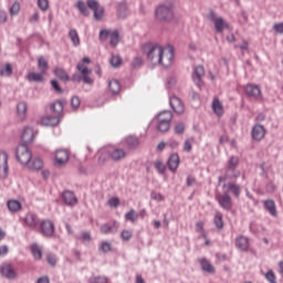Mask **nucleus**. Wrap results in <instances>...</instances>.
Returning a JSON list of instances; mask_svg holds the SVG:
<instances>
[{
    "label": "nucleus",
    "mask_w": 283,
    "mask_h": 283,
    "mask_svg": "<svg viewBox=\"0 0 283 283\" xmlns=\"http://www.w3.org/2000/svg\"><path fill=\"white\" fill-rule=\"evenodd\" d=\"M142 52L146 55L147 61L151 63V65H160L164 64L165 67H169L174 61V46L168 45V62H163L165 56V49L160 44H156L154 42H148L142 45Z\"/></svg>",
    "instance_id": "1"
},
{
    "label": "nucleus",
    "mask_w": 283,
    "mask_h": 283,
    "mask_svg": "<svg viewBox=\"0 0 283 283\" xmlns=\"http://www.w3.org/2000/svg\"><path fill=\"white\" fill-rule=\"evenodd\" d=\"M155 17L157 21H160V23L171 22V20L175 18L174 4L172 3L159 4L155 10Z\"/></svg>",
    "instance_id": "2"
},
{
    "label": "nucleus",
    "mask_w": 283,
    "mask_h": 283,
    "mask_svg": "<svg viewBox=\"0 0 283 283\" xmlns=\"http://www.w3.org/2000/svg\"><path fill=\"white\" fill-rule=\"evenodd\" d=\"M207 19L214 24V30L218 34H222L224 30H229V23H227L224 18H218V13H216V10L210 9L207 14Z\"/></svg>",
    "instance_id": "3"
},
{
    "label": "nucleus",
    "mask_w": 283,
    "mask_h": 283,
    "mask_svg": "<svg viewBox=\"0 0 283 283\" xmlns=\"http://www.w3.org/2000/svg\"><path fill=\"white\" fill-rule=\"evenodd\" d=\"M76 67H77L78 72H81L82 75L73 74V76H72L73 83H81V81H83V83H85L86 85H93L94 80H92V77H90V74H92V71L87 66H85L81 63H78Z\"/></svg>",
    "instance_id": "4"
},
{
    "label": "nucleus",
    "mask_w": 283,
    "mask_h": 283,
    "mask_svg": "<svg viewBox=\"0 0 283 283\" xmlns=\"http://www.w3.org/2000/svg\"><path fill=\"white\" fill-rule=\"evenodd\" d=\"M238 165H240V157L231 156L226 166V178L228 180H233V178H240Z\"/></svg>",
    "instance_id": "5"
},
{
    "label": "nucleus",
    "mask_w": 283,
    "mask_h": 283,
    "mask_svg": "<svg viewBox=\"0 0 283 283\" xmlns=\"http://www.w3.org/2000/svg\"><path fill=\"white\" fill-rule=\"evenodd\" d=\"M174 119V113L171 111H164L158 115V132H163L164 134L169 132L171 127V120Z\"/></svg>",
    "instance_id": "6"
},
{
    "label": "nucleus",
    "mask_w": 283,
    "mask_h": 283,
    "mask_svg": "<svg viewBox=\"0 0 283 283\" xmlns=\"http://www.w3.org/2000/svg\"><path fill=\"white\" fill-rule=\"evenodd\" d=\"M15 158L20 165H28L32 160V151L25 144H19L15 149Z\"/></svg>",
    "instance_id": "7"
},
{
    "label": "nucleus",
    "mask_w": 283,
    "mask_h": 283,
    "mask_svg": "<svg viewBox=\"0 0 283 283\" xmlns=\"http://www.w3.org/2000/svg\"><path fill=\"white\" fill-rule=\"evenodd\" d=\"M10 167L8 166V153L6 150L0 151V178H8V171Z\"/></svg>",
    "instance_id": "8"
},
{
    "label": "nucleus",
    "mask_w": 283,
    "mask_h": 283,
    "mask_svg": "<svg viewBox=\"0 0 283 283\" xmlns=\"http://www.w3.org/2000/svg\"><path fill=\"white\" fill-rule=\"evenodd\" d=\"M41 233L44 238H52L54 235V222L51 220H44L41 222Z\"/></svg>",
    "instance_id": "9"
},
{
    "label": "nucleus",
    "mask_w": 283,
    "mask_h": 283,
    "mask_svg": "<svg viewBox=\"0 0 283 283\" xmlns=\"http://www.w3.org/2000/svg\"><path fill=\"white\" fill-rule=\"evenodd\" d=\"M245 94L250 98H255L256 101L262 98V91L260 90V86L255 84H248L245 86Z\"/></svg>",
    "instance_id": "10"
},
{
    "label": "nucleus",
    "mask_w": 283,
    "mask_h": 283,
    "mask_svg": "<svg viewBox=\"0 0 283 283\" xmlns=\"http://www.w3.org/2000/svg\"><path fill=\"white\" fill-rule=\"evenodd\" d=\"M202 76H205V66H196L192 73V81L199 88L202 87Z\"/></svg>",
    "instance_id": "11"
},
{
    "label": "nucleus",
    "mask_w": 283,
    "mask_h": 283,
    "mask_svg": "<svg viewBox=\"0 0 283 283\" xmlns=\"http://www.w3.org/2000/svg\"><path fill=\"white\" fill-rule=\"evenodd\" d=\"M21 145H30V143H34V128L27 126L24 127L21 135Z\"/></svg>",
    "instance_id": "12"
},
{
    "label": "nucleus",
    "mask_w": 283,
    "mask_h": 283,
    "mask_svg": "<svg viewBox=\"0 0 283 283\" xmlns=\"http://www.w3.org/2000/svg\"><path fill=\"white\" fill-rule=\"evenodd\" d=\"M169 103L176 114H185V104L178 96H171Z\"/></svg>",
    "instance_id": "13"
},
{
    "label": "nucleus",
    "mask_w": 283,
    "mask_h": 283,
    "mask_svg": "<svg viewBox=\"0 0 283 283\" xmlns=\"http://www.w3.org/2000/svg\"><path fill=\"white\" fill-rule=\"evenodd\" d=\"M251 135L253 140H262L266 136V129L263 125L256 124L252 127Z\"/></svg>",
    "instance_id": "14"
},
{
    "label": "nucleus",
    "mask_w": 283,
    "mask_h": 283,
    "mask_svg": "<svg viewBox=\"0 0 283 283\" xmlns=\"http://www.w3.org/2000/svg\"><path fill=\"white\" fill-rule=\"evenodd\" d=\"M113 163H120V160L127 158V153L123 148H115L108 153Z\"/></svg>",
    "instance_id": "15"
},
{
    "label": "nucleus",
    "mask_w": 283,
    "mask_h": 283,
    "mask_svg": "<svg viewBox=\"0 0 283 283\" xmlns=\"http://www.w3.org/2000/svg\"><path fill=\"white\" fill-rule=\"evenodd\" d=\"M39 217L34 212H29L24 217V224L29 227V229H36L39 227Z\"/></svg>",
    "instance_id": "16"
},
{
    "label": "nucleus",
    "mask_w": 283,
    "mask_h": 283,
    "mask_svg": "<svg viewBox=\"0 0 283 283\" xmlns=\"http://www.w3.org/2000/svg\"><path fill=\"white\" fill-rule=\"evenodd\" d=\"M0 273L7 280H14L17 277V272L11 264H3L0 266Z\"/></svg>",
    "instance_id": "17"
},
{
    "label": "nucleus",
    "mask_w": 283,
    "mask_h": 283,
    "mask_svg": "<svg viewBox=\"0 0 283 283\" xmlns=\"http://www.w3.org/2000/svg\"><path fill=\"white\" fill-rule=\"evenodd\" d=\"M218 202L220 207L223 208L226 211H231V208L233 207L231 196H229L227 192H224L218 198Z\"/></svg>",
    "instance_id": "18"
},
{
    "label": "nucleus",
    "mask_w": 283,
    "mask_h": 283,
    "mask_svg": "<svg viewBox=\"0 0 283 283\" xmlns=\"http://www.w3.org/2000/svg\"><path fill=\"white\" fill-rule=\"evenodd\" d=\"M62 198L65 202V205H67V207H75V205H78V199L76 198V196L74 195V192L66 190L62 193Z\"/></svg>",
    "instance_id": "19"
},
{
    "label": "nucleus",
    "mask_w": 283,
    "mask_h": 283,
    "mask_svg": "<svg viewBox=\"0 0 283 283\" xmlns=\"http://www.w3.org/2000/svg\"><path fill=\"white\" fill-rule=\"evenodd\" d=\"M227 187L226 193L234 195V198H240V193H242V188L235 182H228V185H223V188Z\"/></svg>",
    "instance_id": "20"
},
{
    "label": "nucleus",
    "mask_w": 283,
    "mask_h": 283,
    "mask_svg": "<svg viewBox=\"0 0 283 283\" xmlns=\"http://www.w3.org/2000/svg\"><path fill=\"white\" fill-rule=\"evenodd\" d=\"M200 266L201 270L205 273H209V275H213L216 273V266H213V264H211V261L208 260L207 258H202L200 260Z\"/></svg>",
    "instance_id": "21"
},
{
    "label": "nucleus",
    "mask_w": 283,
    "mask_h": 283,
    "mask_svg": "<svg viewBox=\"0 0 283 283\" xmlns=\"http://www.w3.org/2000/svg\"><path fill=\"white\" fill-rule=\"evenodd\" d=\"M118 232V222L114 221L112 226L108 223H104L101 226V233L104 235H109V233H117Z\"/></svg>",
    "instance_id": "22"
},
{
    "label": "nucleus",
    "mask_w": 283,
    "mask_h": 283,
    "mask_svg": "<svg viewBox=\"0 0 283 283\" xmlns=\"http://www.w3.org/2000/svg\"><path fill=\"white\" fill-rule=\"evenodd\" d=\"M59 123L60 119L57 115L46 116L41 119V124L44 125V127H56Z\"/></svg>",
    "instance_id": "23"
},
{
    "label": "nucleus",
    "mask_w": 283,
    "mask_h": 283,
    "mask_svg": "<svg viewBox=\"0 0 283 283\" xmlns=\"http://www.w3.org/2000/svg\"><path fill=\"white\" fill-rule=\"evenodd\" d=\"M168 169H170V171H176L178 169V167L180 166V156H178V154H172L168 161Z\"/></svg>",
    "instance_id": "24"
},
{
    "label": "nucleus",
    "mask_w": 283,
    "mask_h": 283,
    "mask_svg": "<svg viewBox=\"0 0 283 283\" xmlns=\"http://www.w3.org/2000/svg\"><path fill=\"white\" fill-rule=\"evenodd\" d=\"M235 247L239 251H249V238L240 235L235 239Z\"/></svg>",
    "instance_id": "25"
},
{
    "label": "nucleus",
    "mask_w": 283,
    "mask_h": 283,
    "mask_svg": "<svg viewBox=\"0 0 283 283\" xmlns=\"http://www.w3.org/2000/svg\"><path fill=\"white\" fill-rule=\"evenodd\" d=\"M264 209L270 213V216L277 218V209L275 208V201L273 199L264 201Z\"/></svg>",
    "instance_id": "26"
},
{
    "label": "nucleus",
    "mask_w": 283,
    "mask_h": 283,
    "mask_svg": "<svg viewBox=\"0 0 283 283\" xmlns=\"http://www.w3.org/2000/svg\"><path fill=\"white\" fill-rule=\"evenodd\" d=\"M125 145L127 149H137L140 142L138 140V137L130 135L125 138Z\"/></svg>",
    "instance_id": "27"
},
{
    "label": "nucleus",
    "mask_w": 283,
    "mask_h": 283,
    "mask_svg": "<svg viewBox=\"0 0 283 283\" xmlns=\"http://www.w3.org/2000/svg\"><path fill=\"white\" fill-rule=\"evenodd\" d=\"M55 160L59 165H65L70 160V155L66 150H57L55 154Z\"/></svg>",
    "instance_id": "28"
},
{
    "label": "nucleus",
    "mask_w": 283,
    "mask_h": 283,
    "mask_svg": "<svg viewBox=\"0 0 283 283\" xmlns=\"http://www.w3.org/2000/svg\"><path fill=\"white\" fill-rule=\"evenodd\" d=\"M117 14L119 19H127L129 14V10L127 9V3L125 2H119L117 6Z\"/></svg>",
    "instance_id": "29"
},
{
    "label": "nucleus",
    "mask_w": 283,
    "mask_h": 283,
    "mask_svg": "<svg viewBox=\"0 0 283 283\" xmlns=\"http://www.w3.org/2000/svg\"><path fill=\"white\" fill-rule=\"evenodd\" d=\"M51 112H53V115L57 116L60 118L61 114H63V103L61 101H56L55 103L51 104Z\"/></svg>",
    "instance_id": "30"
},
{
    "label": "nucleus",
    "mask_w": 283,
    "mask_h": 283,
    "mask_svg": "<svg viewBox=\"0 0 283 283\" xmlns=\"http://www.w3.org/2000/svg\"><path fill=\"white\" fill-rule=\"evenodd\" d=\"M28 81H30V83H43L45 78L41 73L30 72L28 74Z\"/></svg>",
    "instance_id": "31"
},
{
    "label": "nucleus",
    "mask_w": 283,
    "mask_h": 283,
    "mask_svg": "<svg viewBox=\"0 0 283 283\" xmlns=\"http://www.w3.org/2000/svg\"><path fill=\"white\" fill-rule=\"evenodd\" d=\"M54 74L57 78H60V81H63L64 83H67V81H70V75H67V72H65L61 67H56L54 70Z\"/></svg>",
    "instance_id": "32"
},
{
    "label": "nucleus",
    "mask_w": 283,
    "mask_h": 283,
    "mask_svg": "<svg viewBox=\"0 0 283 283\" xmlns=\"http://www.w3.org/2000/svg\"><path fill=\"white\" fill-rule=\"evenodd\" d=\"M212 109L217 116H222V114H224V108L222 107V102H220V99H213Z\"/></svg>",
    "instance_id": "33"
},
{
    "label": "nucleus",
    "mask_w": 283,
    "mask_h": 283,
    "mask_svg": "<svg viewBox=\"0 0 283 283\" xmlns=\"http://www.w3.org/2000/svg\"><path fill=\"white\" fill-rule=\"evenodd\" d=\"M69 38L71 39L75 48H78V45H81V38H78V32L75 29H72L69 32Z\"/></svg>",
    "instance_id": "34"
},
{
    "label": "nucleus",
    "mask_w": 283,
    "mask_h": 283,
    "mask_svg": "<svg viewBox=\"0 0 283 283\" xmlns=\"http://www.w3.org/2000/svg\"><path fill=\"white\" fill-rule=\"evenodd\" d=\"M17 112L20 118H25V113L28 112V103L19 102L17 105Z\"/></svg>",
    "instance_id": "35"
},
{
    "label": "nucleus",
    "mask_w": 283,
    "mask_h": 283,
    "mask_svg": "<svg viewBox=\"0 0 283 283\" xmlns=\"http://www.w3.org/2000/svg\"><path fill=\"white\" fill-rule=\"evenodd\" d=\"M30 169H31V171H39V170L43 169V160L39 157L32 159Z\"/></svg>",
    "instance_id": "36"
},
{
    "label": "nucleus",
    "mask_w": 283,
    "mask_h": 283,
    "mask_svg": "<svg viewBox=\"0 0 283 283\" xmlns=\"http://www.w3.org/2000/svg\"><path fill=\"white\" fill-rule=\"evenodd\" d=\"M7 207L11 213H17V211H20L21 209V202L17 200H9Z\"/></svg>",
    "instance_id": "37"
},
{
    "label": "nucleus",
    "mask_w": 283,
    "mask_h": 283,
    "mask_svg": "<svg viewBox=\"0 0 283 283\" xmlns=\"http://www.w3.org/2000/svg\"><path fill=\"white\" fill-rule=\"evenodd\" d=\"M108 88L112 94H118V92H120V82H118V80H112L108 83Z\"/></svg>",
    "instance_id": "38"
},
{
    "label": "nucleus",
    "mask_w": 283,
    "mask_h": 283,
    "mask_svg": "<svg viewBox=\"0 0 283 283\" xmlns=\"http://www.w3.org/2000/svg\"><path fill=\"white\" fill-rule=\"evenodd\" d=\"M213 223L217 229H224V221L222 220V212H217L213 219Z\"/></svg>",
    "instance_id": "39"
},
{
    "label": "nucleus",
    "mask_w": 283,
    "mask_h": 283,
    "mask_svg": "<svg viewBox=\"0 0 283 283\" xmlns=\"http://www.w3.org/2000/svg\"><path fill=\"white\" fill-rule=\"evenodd\" d=\"M31 253H32L34 260H41V258H43V251L41 250L39 244H33L31 247Z\"/></svg>",
    "instance_id": "40"
},
{
    "label": "nucleus",
    "mask_w": 283,
    "mask_h": 283,
    "mask_svg": "<svg viewBox=\"0 0 283 283\" xmlns=\"http://www.w3.org/2000/svg\"><path fill=\"white\" fill-rule=\"evenodd\" d=\"M111 45L116 48L118 43H120V33L118 31L111 32Z\"/></svg>",
    "instance_id": "41"
},
{
    "label": "nucleus",
    "mask_w": 283,
    "mask_h": 283,
    "mask_svg": "<svg viewBox=\"0 0 283 283\" xmlns=\"http://www.w3.org/2000/svg\"><path fill=\"white\" fill-rule=\"evenodd\" d=\"M77 10L83 14V17H90V9H87V3L84 1L77 2Z\"/></svg>",
    "instance_id": "42"
},
{
    "label": "nucleus",
    "mask_w": 283,
    "mask_h": 283,
    "mask_svg": "<svg viewBox=\"0 0 283 283\" xmlns=\"http://www.w3.org/2000/svg\"><path fill=\"white\" fill-rule=\"evenodd\" d=\"M38 66L41 70V72L44 74L48 70H50V65L48 64V60L45 57L41 56L38 60Z\"/></svg>",
    "instance_id": "43"
},
{
    "label": "nucleus",
    "mask_w": 283,
    "mask_h": 283,
    "mask_svg": "<svg viewBox=\"0 0 283 283\" xmlns=\"http://www.w3.org/2000/svg\"><path fill=\"white\" fill-rule=\"evenodd\" d=\"M0 76H12V64L7 63L4 69H0Z\"/></svg>",
    "instance_id": "44"
},
{
    "label": "nucleus",
    "mask_w": 283,
    "mask_h": 283,
    "mask_svg": "<svg viewBox=\"0 0 283 283\" xmlns=\"http://www.w3.org/2000/svg\"><path fill=\"white\" fill-rule=\"evenodd\" d=\"M155 169H157L158 174L163 175L167 171V166H165L160 159H157L155 161Z\"/></svg>",
    "instance_id": "45"
},
{
    "label": "nucleus",
    "mask_w": 283,
    "mask_h": 283,
    "mask_svg": "<svg viewBox=\"0 0 283 283\" xmlns=\"http://www.w3.org/2000/svg\"><path fill=\"white\" fill-rule=\"evenodd\" d=\"M265 280L269 282V283H277V279L275 277V272L273 270H269L266 273H265Z\"/></svg>",
    "instance_id": "46"
},
{
    "label": "nucleus",
    "mask_w": 283,
    "mask_h": 283,
    "mask_svg": "<svg viewBox=\"0 0 283 283\" xmlns=\"http://www.w3.org/2000/svg\"><path fill=\"white\" fill-rule=\"evenodd\" d=\"M138 218V213H136V210L132 209L129 212L125 214V220H128L129 222H136V219Z\"/></svg>",
    "instance_id": "47"
},
{
    "label": "nucleus",
    "mask_w": 283,
    "mask_h": 283,
    "mask_svg": "<svg viewBox=\"0 0 283 283\" xmlns=\"http://www.w3.org/2000/svg\"><path fill=\"white\" fill-rule=\"evenodd\" d=\"M193 149V138H188L184 143V151L189 154Z\"/></svg>",
    "instance_id": "48"
},
{
    "label": "nucleus",
    "mask_w": 283,
    "mask_h": 283,
    "mask_svg": "<svg viewBox=\"0 0 283 283\" xmlns=\"http://www.w3.org/2000/svg\"><path fill=\"white\" fill-rule=\"evenodd\" d=\"M122 63H123V59H120V56H118V55H113V56L111 57V65H112L113 67H120Z\"/></svg>",
    "instance_id": "49"
},
{
    "label": "nucleus",
    "mask_w": 283,
    "mask_h": 283,
    "mask_svg": "<svg viewBox=\"0 0 283 283\" xmlns=\"http://www.w3.org/2000/svg\"><path fill=\"white\" fill-rule=\"evenodd\" d=\"M86 6L87 8H90V10H92L93 12L98 10L101 8V4H98L97 0H87L86 1Z\"/></svg>",
    "instance_id": "50"
},
{
    "label": "nucleus",
    "mask_w": 283,
    "mask_h": 283,
    "mask_svg": "<svg viewBox=\"0 0 283 283\" xmlns=\"http://www.w3.org/2000/svg\"><path fill=\"white\" fill-rule=\"evenodd\" d=\"M112 35V32L107 29H103L99 31V41L105 42L107 39H109Z\"/></svg>",
    "instance_id": "51"
},
{
    "label": "nucleus",
    "mask_w": 283,
    "mask_h": 283,
    "mask_svg": "<svg viewBox=\"0 0 283 283\" xmlns=\"http://www.w3.org/2000/svg\"><path fill=\"white\" fill-rule=\"evenodd\" d=\"M94 12V19L96 21H101L103 19V14H105V9L103 7H99Z\"/></svg>",
    "instance_id": "52"
},
{
    "label": "nucleus",
    "mask_w": 283,
    "mask_h": 283,
    "mask_svg": "<svg viewBox=\"0 0 283 283\" xmlns=\"http://www.w3.org/2000/svg\"><path fill=\"white\" fill-rule=\"evenodd\" d=\"M130 65L134 70H138V67L143 66V57H140V56L134 57Z\"/></svg>",
    "instance_id": "53"
},
{
    "label": "nucleus",
    "mask_w": 283,
    "mask_h": 283,
    "mask_svg": "<svg viewBox=\"0 0 283 283\" xmlns=\"http://www.w3.org/2000/svg\"><path fill=\"white\" fill-rule=\"evenodd\" d=\"M51 86L57 94H63V88H61V85H59V81L51 80Z\"/></svg>",
    "instance_id": "54"
},
{
    "label": "nucleus",
    "mask_w": 283,
    "mask_h": 283,
    "mask_svg": "<svg viewBox=\"0 0 283 283\" xmlns=\"http://www.w3.org/2000/svg\"><path fill=\"white\" fill-rule=\"evenodd\" d=\"M99 249L103 253H109V251H112V244L107 241H104L102 242Z\"/></svg>",
    "instance_id": "55"
},
{
    "label": "nucleus",
    "mask_w": 283,
    "mask_h": 283,
    "mask_svg": "<svg viewBox=\"0 0 283 283\" xmlns=\"http://www.w3.org/2000/svg\"><path fill=\"white\" fill-rule=\"evenodd\" d=\"M71 107H73V109H78V107H81V98L78 96L72 97Z\"/></svg>",
    "instance_id": "56"
},
{
    "label": "nucleus",
    "mask_w": 283,
    "mask_h": 283,
    "mask_svg": "<svg viewBox=\"0 0 283 283\" xmlns=\"http://www.w3.org/2000/svg\"><path fill=\"white\" fill-rule=\"evenodd\" d=\"M175 134L182 136L185 134V123H179L175 126Z\"/></svg>",
    "instance_id": "57"
},
{
    "label": "nucleus",
    "mask_w": 283,
    "mask_h": 283,
    "mask_svg": "<svg viewBox=\"0 0 283 283\" xmlns=\"http://www.w3.org/2000/svg\"><path fill=\"white\" fill-rule=\"evenodd\" d=\"M38 6H39L40 10H42L43 12H45V10H48V8H50L48 0H38Z\"/></svg>",
    "instance_id": "58"
},
{
    "label": "nucleus",
    "mask_w": 283,
    "mask_h": 283,
    "mask_svg": "<svg viewBox=\"0 0 283 283\" xmlns=\"http://www.w3.org/2000/svg\"><path fill=\"white\" fill-rule=\"evenodd\" d=\"M46 262L50 264V266H56V255L48 254Z\"/></svg>",
    "instance_id": "59"
},
{
    "label": "nucleus",
    "mask_w": 283,
    "mask_h": 283,
    "mask_svg": "<svg viewBox=\"0 0 283 283\" xmlns=\"http://www.w3.org/2000/svg\"><path fill=\"white\" fill-rule=\"evenodd\" d=\"M108 205L111 207H119L120 206V199H118V197H112L111 199H108Z\"/></svg>",
    "instance_id": "60"
},
{
    "label": "nucleus",
    "mask_w": 283,
    "mask_h": 283,
    "mask_svg": "<svg viewBox=\"0 0 283 283\" xmlns=\"http://www.w3.org/2000/svg\"><path fill=\"white\" fill-rule=\"evenodd\" d=\"M120 235L125 242H129V240H132V231L129 230H123Z\"/></svg>",
    "instance_id": "61"
},
{
    "label": "nucleus",
    "mask_w": 283,
    "mask_h": 283,
    "mask_svg": "<svg viewBox=\"0 0 283 283\" xmlns=\"http://www.w3.org/2000/svg\"><path fill=\"white\" fill-rule=\"evenodd\" d=\"M90 283H107V277L105 276H95L90 280Z\"/></svg>",
    "instance_id": "62"
},
{
    "label": "nucleus",
    "mask_w": 283,
    "mask_h": 283,
    "mask_svg": "<svg viewBox=\"0 0 283 283\" xmlns=\"http://www.w3.org/2000/svg\"><path fill=\"white\" fill-rule=\"evenodd\" d=\"M21 10V4L19 2H14L12 7L10 8V13L12 15L17 14Z\"/></svg>",
    "instance_id": "63"
},
{
    "label": "nucleus",
    "mask_w": 283,
    "mask_h": 283,
    "mask_svg": "<svg viewBox=\"0 0 283 283\" xmlns=\"http://www.w3.org/2000/svg\"><path fill=\"white\" fill-rule=\"evenodd\" d=\"M150 198L153 200H157V202H161V200H165V198L160 192H154V191L150 193Z\"/></svg>",
    "instance_id": "64"
}]
</instances>
